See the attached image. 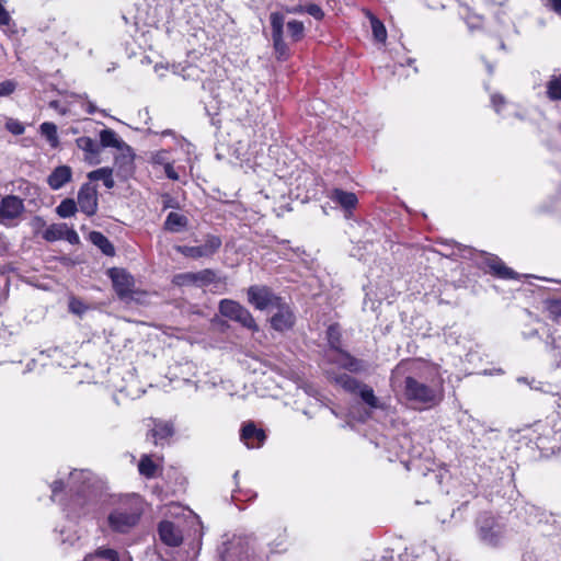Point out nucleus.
Returning a JSON list of instances; mask_svg holds the SVG:
<instances>
[{"mask_svg":"<svg viewBox=\"0 0 561 561\" xmlns=\"http://www.w3.org/2000/svg\"><path fill=\"white\" fill-rule=\"evenodd\" d=\"M222 561H261L254 550V540L249 536H233L219 550Z\"/></svg>","mask_w":561,"mask_h":561,"instance_id":"1","label":"nucleus"},{"mask_svg":"<svg viewBox=\"0 0 561 561\" xmlns=\"http://www.w3.org/2000/svg\"><path fill=\"white\" fill-rule=\"evenodd\" d=\"M141 512L139 497L122 503L108 515L110 527L117 533H127L139 520Z\"/></svg>","mask_w":561,"mask_h":561,"instance_id":"2","label":"nucleus"},{"mask_svg":"<svg viewBox=\"0 0 561 561\" xmlns=\"http://www.w3.org/2000/svg\"><path fill=\"white\" fill-rule=\"evenodd\" d=\"M404 396L409 401L421 404L423 408H432L442 400L440 394L432 387L407 377L404 380Z\"/></svg>","mask_w":561,"mask_h":561,"instance_id":"3","label":"nucleus"},{"mask_svg":"<svg viewBox=\"0 0 561 561\" xmlns=\"http://www.w3.org/2000/svg\"><path fill=\"white\" fill-rule=\"evenodd\" d=\"M479 539L486 546L497 547L505 538V526L494 516L482 514L477 520Z\"/></svg>","mask_w":561,"mask_h":561,"instance_id":"4","label":"nucleus"},{"mask_svg":"<svg viewBox=\"0 0 561 561\" xmlns=\"http://www.w3.org/2000/svg\"><path fill=\"white\" fill-rule=\"evenodd\" d=\"M219 312L230 320L239 322L242 327L257 331L259 327L248 309L238 304L237 301L222 299L219 302Z\"/></svg>","mask_w":561,"mask_h":561,"instance_id":"5","label":"nucleus"},{"mask_svg":"<svg viewBox=\"0 0 561 561\" xmlns=\"http://www.w3.org/2000/svg\"><path fill=\"white\" fill-rule=\"evenodd\" d=\"M217 280V273L211 268H205L198 272L179 273L172 277V284L179 287H206L213 283H216Z\"/></svg>","mask_w":561,"mask_h":561,"instance_id":"6","label":"nucleus"},{"mask_svg":"<svg viewBox=\"0 0 561 561\" xmlns=\"http://www.w3.org/2000/svg\"><path fill=\"white\" fill-rule=\"evenodd\" d=\"M222 244L218 236L207 234L201 245H178L175 250L182 255L191 259L211 257L218 252Z\"/></svg>","mask_w":561,"mask_h":561,"instance_id":"7","label":"nucleus"},{"mask_svg":"<svg viewBox=\"0 0 561 561\" xmlns=\"http://www.w3.org/2000/svg\"><path fill=\"white\" fill-rule=\"evenodd\" d=\"M23 199L15 195H7L0 201V222L11 226L24 211Z\"/></svg>","mask_w":561,"mask_h":561,"instance_id":"8","label":"nucleus"},{"mask_svg":"<svg viewBox=\"0 0 561 561\" xmlns=\"http://www.w3.org/2000/svg\"><path fill=\"white\" fill-rule=\"evenodd\" d=\"M248 300L259 310L273 309L280 300L265 286H251L248 289Z\"/></svg>","mask_w":561,"mask_h":561,"instance_id":"9","label":"nucleus"},{"mask_svg":"<svg viewBox=\"0 0 561 561\" xmlns=\"http://www.w3.org/2000/svg\"><path fill=\"white\" fill-rule=\"evenodd\" d=\"M273 309L271 325L274 330L284 332L290 330L295 324V316L291 308L282 299Z\"/></svg>","mask_w":561,"mask_h":561,"instance_id":"10","label":"nucleus"},{"mask_svg":"<svg viewBox=\"0 0 561 561\" xmlns=\"http://www.w3.org/2000/svg\"><path fill=\"white\" fill-rule=\"evenodd\" d=\"M270 21L275 51L277 53L278 58L286 57L288 47L283 37V28L285 23L284 16L279 12H273L270 15Z\"/></svg>","mask_w":561,"mask_h":561,"instance_id":"11","label":"nucleus"},{"mask_svg":"<svg viewBox=\"0 0 561 561\" xmlns=\"http://www.w3.org/2000/svg\"><path fill=\"white\" fill-rule=\"evenodd\" d=\"M78 205L87 216H93L98 210V192L91 183H84L78 193Z\"/></svg>","mask_w":561,"mask_h":561,"instance_id":"12","label":"nucleus"},{"mask_svg":"<svg viewBox=\"0 0 561 561\" xmlns=\"http://www.w3.org/2000/svg\"><path fill=\"white\" fill-rule=\"evenodd\" d=\"M108 275L119 298H126L131 294L134 278L130 274L123 268L114 267L108 271Z\"/></svg>","mask_w":561,"mask_h":561,"instance_id":"13","label":"nucleus"},{"mask_svg":"<svg viewBox=\"0 0 561 561\" xmlns=\"http://www.w3.org/2000/svg\"><path fill=\"white\" fill-rule=\"evenodd\" d=\"M160 540L169 547H179L183 542L182 530L170 520H162L158 526Z\"/></svg>","mask_w":561,"mask_h":561,"instance_id":"14","label":"nucleus"},{"mask_svg":"<svg viewBox=\"0 0 561 561\" xmlns=\"http://www.w3.org/2000/svg\"><path fill=\"white\" fill-rule=\"evenodd\" d=\"M330 360L351 373H360L367 368L365 362L352 356L350 353L342 350H339L330 355Z\"/></svg>","mask_w":561,"mask_h":561,"instance_id":"15","label":"nucleus"},{"mask_svg":"<svg viewBox=\"0 0 561 561\" xmlns=\"http://www.w3.org/2000/svg\"><path fill=\"white\" fill-rule=\"evenodd\" d=\"M330 360L351 373H360L367 368L365 362L352 356L350 353L342 350H339L330 355Z\"/></svg>","mask_w":561,"mask_h":561,"instance_id":"16","label":"nucleus"},{"mask_svg":"<svg viewBox=\"0 0 561 561\" xmlns=\"http://www.w3.org/2000/svg\"><path fill=\"white\" fill-rule=\"evenodd\" d=\"M151 424H147L149 428L147 433V438H152L154 445H159L162 440L170 438L174 434V428L172 423L162 422L159 420H150Z\"/></svg>","mask_w":561,"mask_h":561,"instance_id":"17","label":"nucleus"},{"mask_svg":"<svg viewBox=\"0 0 561 561\" xmlns=\"http://www.w3.org/2000/svg\"><path fill=\"white\" fill-rule=\"evenodd\" d=\"M71 178V168L68 165H59L48 175L47 183L51 190L57 191L70 182Z\"/></svg>","mask_w":561,"mask_h":561,"instance_id":"18","label":"nucleus"},{"mask_svg":"<svg viewBox=\"0 0 561 561\" xmlns=\"http://www.w3.org/2000/svg\"><path fill=\"white\" fill-rule=\"evenodd\" d=\"M240 437L249 448H255L263 444L265 434L262 430H257L253 423H249L242 427Z\"/></svg>","mask_w":561,"mask_h":561,"instance_id":"19","label":"nucleus"},{"mask_svg":"<svg viewBox=\"0 0 561 561\" xmlns=\"http://www.w3.org/2000/svg\"><path fill=\"white\" fill-rule=\"evenodd\" d=\"M327 376L330 381L341 386L345 391L350 393H356L363 385V382L347 374H335L333 371L327 370Z\"/></svg>","mask_w":561,"mask_h":561,"instance_id":"20","label":"nucleus"},{"mask_svg":"<svg viewBox=\"0 0 561 561\" xmlns=\"http://www.w3.org/2000/svg\"><path fill=\"white\" fill-rule=\"evenodd\" d=\"M330 198L347 213L354 209L358 203L357 196L354 193L341 188H334L330 194Z\"/></svg>","mask_w":561,"mask_h":561,"instance_id":"21","label":"nucleus"},{"mask_svg":"<svg viewBox=\"0 0 561 561\" xmlns=\"http://www.w3.org/2000/svg\"><path fill=\"white\" fill-rule=\"evenodd\" d=\"M486 266L490 268V272L504 279H513L517 278V273L512 268L507 267L497 256H491L486 260Z\"/></svg>","mask_w":561,"mask_h":561,"instance_id":"22","label":"nucleus"},{"mask_svg":"<svg viewBox=\"0 0 561 561\" xmlns=\"http://www.w3.org/2000/svg\"><path fill=\"white\" fill-rule=\"evenodd\" d=\"M188 226V218L185 215L171 211L165 218L163 228L165 231L179 233L186 230Z\"/></svg>","mask_w":561,"mask_h":561,"instance_id":"23","label":"nucleus"},{"mask_svg":"<svg viewBox=\"0 0 561 561\" xmlns=\"http://www.w3.org/2000/svg\"><path fill=\"white\" fill-rule=\"evenodd\" d=\"M91 472L85 470H75L70 473L69 484L71 490L78 494L85 492L90 488Z\"/></svg>","mask_w":561,"mask_h":561,"instance_id":"24","label":"nucleus"},{"mask_svg":"<svg viewBox=\"0 0 561 561\" xmlns=\"http://www.w3.org/2000/svg\"><path fill=\"white\" fill-rule=\"evenodd\" d=\"M77 147L85 152V160L94 162L93 159L100 153V145L92 138L82 136L76 139Z\"/></svg>","mask_w":561,"mask_h":561,"instance_id":"25","label":"nucleus"},{"mask_svg":"<svg viewBox=\"0 0 561 561\" xmlns=\"http://www.w3.org/2000/svg\"><path fill=\"white\" fill-rule=\"evenodd\" d=\"M356 393L370 409L383 408L379 399L375 396L374 389L368 385L363 383Z\"/></svg>","mask_w":561,"mask_h":561,"instance_id":"26","label":"nucleus"},{"mask_svg":"<svg viewBox=\"0 0 561 561\" xmlns=\"http://www.w3.org/2000/svg\"><path fill=\"white\" fill-rule=\"evenodd\" d=\"M91 242L96 245L104 254L113 255L115 253V249L110 240L99 231H92L90 233Z\"/></svg>","mask_w":561,"mask_h":561,"instance_id":"27","label":"nucleus"},{"mask_svg":"<svg viewBox=\"0 0 561 561\" xmlns=\"http://www.w3.org/2000/svg\"><path fill=\"white\" fill-rule=\"evenodd\" d=\"M100 141L102 147H113L121 149L125 142L118 138L117 134L112 129H103L100 133Z\"/></svg>","mask_w":561,"mask_h":561,"instance_id":"28","label":"nucleus"},{"mask_svg":"<svg viewBox=\"0 0 561 561\" xmlns=\"http://www.w3.org/2000/svg\"><path fill=\"white\" fill-rule=\"evenodd\" d=\"M112 169L111 168H100L98 170L91 171L88 174V178L91 181H103L104 185L107 188H112L114 186V180L112 178Z\"/></svg>","mask_w":561,"mask_h":561,"instance_id":"29","label":"nucleus"},{"mask_svg":"<svg viewBox=\"0 0 561 561\" xmlns=\"http://www.w3.org/2000/svg\"><path fill=\"white\" fill-rule=\"evenodd\" d=\"M287 34L293 42H299L305 36V25L301 21L291 20L286 24Z\"/></svg>","mask_w":561,"mask_h":561,"instance_id":"30","label":"nucleus"},{"mask_svg":"<svg viewBox=\"0 0 561 561\" xmlns=\"http://www.w3.org/2000/svg\"><path fill=\"white\" fill-rule=\"evenodd\" d=\"M66 232V224H53L43 233L46 241L53 242L64 239Z\"/></svg>","mask_w":561,"mask_h":561,"instance_id":"31","label":"nucleus"},{"mask_svg":"<svg viewBox=\"0 0 561 561\" xmlns=\"http://www.w3.org/2000/svg\"><path fill=\"white\" fill-rule=\"evenodd\" d=\"M39 129L41 134L48 140L49 145L53 148H56L59 144L56 125L54 123L45 122L39 126Z\"/></svg>","mask_w":561,"mask_h":561,"instance_id":"32","label":"nucleus"},{"mask_svg":"<svg viewBox=\"0 0 561 561\" xmlns=\"http://www.w3.org/2000/svg\"><path fill=\"white\" fill-rule=\"evenodd\" d=\"M83 561H119L118 553L113 549H99Z\"/></svg>","mask_w":561,"mask_h":561,"instance_id":"33","label":"nucleus"},{"mask_svg":"<svg viewBox=\"0 0 561 561\" xmlns=\"http://www.w3.org/2000/svg\"><path fill=\"white\" fill-rule=\"evenodd\" d=\"M368 18L370 20L374 38L377 42L385 43L387 39V31H386L385 25L382 24V22L380 20H378L371 13H368Z\"/></svg>","mask_w":561,"mask_h":561,"instance_id":"34","label":"nucleus"},{"mask_svg":"<svg viewBox=\"0 0 561 561\" xmlns=\"http://www.w3.org/2000/svg\"><path fill=\"white\" fill-rule=\"evenodd\" d=\"M77 210V203L71 198L64 199L56 208V213L61 218H68L73 216Z\"/></svg>","mask_w":561,"mask_h":561,"instance_id":"35","label":"nucleus"},{"mask_svg":"<svg viewBox=\"0 0 561 561\" xmlns=\"http://www.w3.org/2000/svg\"><path fill=\"white\" fill-rule=\"evenodd\" d=\"M547 95L550 100H561V75L553 76L548 81Z\"/></svg>","mask_w":561,"mask_h":561,"instance_id":"36","label":"nucleus"},{"mask_svg":"<svg viewBox=\"0 0 561 561\" xmlns=\"http://www.w3.org/2000/svg\"><path fill=\"white\" fill-rule=\"evenodd\" d=\"M545 310L552 321L558 322L561 319V300L547 299L545 301Z\"/></svg>","mask_w":561,"mask_h":561,"instance_id":"37","label":"nucleus"},{"mask_svg":"<svg viewBox=\"0 0 561 561\" xmlns=\"http://www.w3.org/2000/svg\"><path fill=\"white\" fill-rule=\"evenodd\" d=\"M138 469L142 476L152 478L156 474L157 466L148 455H144L139 461Z\"/></svg>","mask_w":561,"mask_h":561,"instance_id":"38","label":"nucleus"},{"mask_svg":"<svg viewBox=\"0 0 561 561\" xmlns=\"http://www.w3.org/2000/svg\"><path fill=\"white\" fill-rule=\"evenodd\" d=\"M328 342L331 348L336 352L340 350L341 333L336 325H330L327 331Z\"/></svg>","mask_w":561,"mask_h":561,"instance_id":"39","label":"nucleus"},{"mask_svg":"<svg viewBox=\"0 0 561 561\" xmlns=\"http://www.w3.org/2000/svg\"><path fill=\"white\" fill-rule=\"evenodd\" d=\"M16 83L12 80L0 82V96H8L14 92Z\"/></svg>","mask_w":561,"mask_h":561,"instance_id":"40","label":"nucleus"},{"mask_svg":"<svg viewBox=\"0 0 561 561\" xmlns=\"http://www.w3.org/2000/svg\"><path fill=\"white\" fill-rule=\"evenodd\" d=\"M5 127L13 135H22L25 130L22 123H20L19 121H15V119H9L5 124Z\"/></svg>","mask_w":561,"mask_h":561,"instance_id":"41","label":"nucleus"},{"mask_svg":"<svg viewBox=\"0 0 561 561\" xmlns=\"http://www.w3.org/2000/svg\"><path fill=\"white\" fill-rule=\"evenodd\" d=\"M69 310L75 314H82L87 308L83 302L77 298H71L69 301Z\"/></svg>","mask_w":561,"mask_h":561,"instance_id":"42","label":"nucleus"},{"mask_svg":"<svg viewBox=\"0 0 561 561\" xmlns=\"http://www.w3.org/2000/svg\"><path fill=\"white\" fill-rule=\"evenodd\" d=\"M306 12L313 16L316 20H322L324 16L323 10L314 3H309L306 5Z\"/></svg>","mask_w":561,"mask_h":561,"instance_id":"43","label":"nucleus"},{"mask_svg":"<svg viewBox=\"0 0 561 561\" xmlns=\"http://www.w3.org/2000/svg\"><path fill=\"white\" fill-rule=\"evenodd\" d=\"M64 239L67 240L71 244L79 242L78 233L73 229L68 228L67 226H66V232H65Z\"/></svg>","mask_w":561,"mask_h":561,"instance_id":"44","label":"nucleus"},{"mask_svg":"<svg viewBox=\"0 0 561 561\" xmlns=\"http://www.w3.org/2000/svg\"><path fill=\"white\" fill-rule=\"evenodd\" d=\"M11 21V16L9 12L4 9L3 4L0 2V26L9 25Z\"/></svg>","mask_w":561,"mask_h":561,"instance_id":"45","label":"nucleus"},{"mask_svg":"<svg viewBox=\"0 0 561 561\" xmlns=\"http://www.w3.org/2000/svg\"><path fill=\"white\" fill-rule=\"evenodd\" d=\"M164 172H165V175L173 180V181H178L179 180V174L178 172L173 169V167L170 164V163H167L164 165Z\"/></svg>","mask_w":561,"mask_h":561,"instance_id":"46","label":"nucleus"},{"mask_svg":"<svg viewBox=\"0 0 561 561\" xmlns=\"http://www.w3.org/2000/svg\"><path fill=\"white\" fill-rule=\"evenodd\" d=\"M9 250V242L7 241L5 237L0 233V256L5 254Z\"/></svg>","mask_w":561,"mask_h":561,"instance_id":"47","label":"nucleus"},{"mask_svg":"<svg viewBox=\"0 0 561 561\" xmlns=\"http://www.w3.org/2000/svg\"><path fill=\"white\" fill-rule=\"evenodd\" d=\"M62 489H64V482L60 480L55 481L51 484V492H53L51 500L53 501H55V496H56L57 492L61 491Z\"/></svg>","mask_w":561,"mask_h":561,"instance_id":"48","label":"nucleus"},{"mask_svg":"<svg viewBox=\"0 0 561 561\" xmlns=\"http://www.w3.org/2000/svg\"><path fill=\"white\" fill-rule=\"evenodd\" d=\"M549 7L557 13H561V0H549Z\"/></svg>","mask_w":561,"mask_h":561,"instance_id":"49","label":"nucleus"},{"mask_svg":"<svg viewBox=\"0 0 561 561\" xmlns=\"http://www.w3.org/2000/svg\"><path fill=\"white\" fill-rule=\"evenodd\" d=\"M491 100H492V104H493L495 111L499 112L500 111L499 106H500V104L504 103V99L500 95H492Z\"/></svg>","mask_w":561,"mask_h":561,"instance_id":"50","label":"nucleus"},{"mask_svg":"<svg viewBox=\"0 0 561 561\" xmlns=\"http://www.w3.org/2000/svg\"><path fill=\"white\" fill-rule=\"evenodd\" d=\"M184 72H187V77H194L197 76L198 69L194 66H188L186 69H184ZM184 78H186V75H184Z\"/></svg>","mask_w":561,"mask_h":561,"instance_id":"51","label":"nucleus"},{"mask_svg":"<svg viewBox=\"0 0 561 561\" xmlns=\"http://www.w3.org/2000/svg\"><path fill=\"white\" fill-rule=\"evenodd\" d=\"M286 11L288 13H304V12H306V7L297 5L294 8H287Z\"/></svg>","mask_w":561,"mask_h":561,"instance_id":"52","label":"nucleus"},{"mask_svg":"<svg viewBox=\"0 0 561 561\" xmlns=\"http://www.w3.org/2000/svg\"><path fill=\"white\" fill-rule=\"evenodd\" d=\"M96 110H98L96 106L92 102H88V104H87V112L89 114L95 113Z\"/></svg>","mask_w":561,"mask_h":561,"instance_id":"53","label":"nucleus"},{"mask_svg":"<svg viewBox=\"0 0 561 561\" xmlns=\"http://www.w3.org/2000/svg\"><path fill=\"white\" fill-rule=\"evenodd\" d=\"M50 106L56 107L57 106V102L56 101L50 102Z\"/></svg>","mask_w":561,"mask_h":561,"instance_id":"54","label":"nucleus"},{"mask_svg":"<svg viewBox=\"0 0 561 561\" xmlns=\"http://www.w3.org/2000/svg\"><path fill=\"white\" fill-rule=\"evenodd\" d=\"M239 476V471H236L234 474H233V479L236 480Z\"/></svg>","mask_w":561,"mask_h":561,"instance_id":"55","label":"nucleus"}]
</instances>
